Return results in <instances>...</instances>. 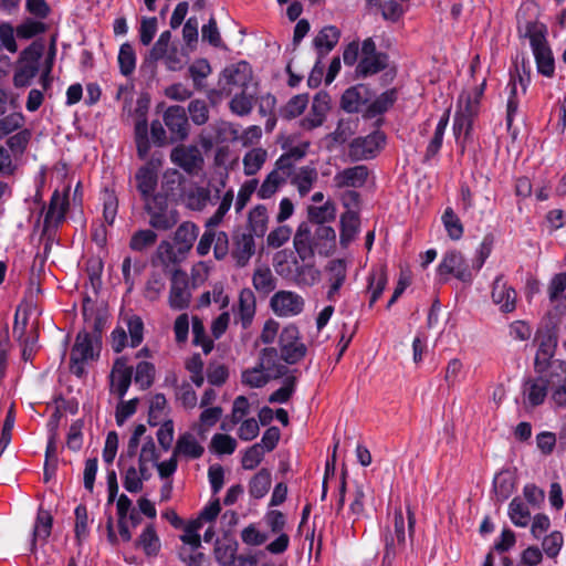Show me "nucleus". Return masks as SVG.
Returning a JSON list of instances; mask_svg holds the SVG:
<instances>
[{"mask_svg": "<svg viewBox=\"0 0 566 566\" xmlns=\"http://www.w3.org/2000/svg\"><path fill=\"white\" fill-rule=\"evenodd\" d=\"M135 181L143 201L151 199L158 185V170L155 165L147 163L142 166L135 174Z\"/></svg>", "mask_w": 566, "mask_h": 566, "instance_id": "22", "label": "nucleus"}, {"mask_svg": "<svg viewBox=\"0 0 566 566\" xmlns=\"http://www.w3.org/2000/svg\"><path fill=\"white\" fill-rule=\"evenodd\" d=\"M385 558L390 559L396 555V548L405 545L406 522L402 510L396 509L394 513V532L388 530L385 534Z\"/></svg>", "mask_w": 566, "mask_h": 566, "instance_id": "19", "label": "nucleus"}, {"mask_svg": "<svg viewBox=\"0 0 566 566\" xmlns=\"http://www.w3.org/2000/svg\"><path fill=\"white\" fill-rule=\"evenodd\" d=\"M218 97L230 96V109L232 113L244 116L251 113L254 99L259 92V84L253 78V73H217Z\"/></svg>", "mask_w": 566, "mask_h": 566, "instance_id": "2", "label": "nucleus"}, {"mask_svg": "<svg viewBox=\"0 0 566 566\" xmlns=\"http://www.w3.org/2000/svg\"><path fill=\"white\" fill-rule=\"evenodd\" d=\"M516 291L507 284L503 274H499L492 285V300L501 312L511 313L516 308Z\"/></svg>", "mask_w": 566, "mask_h": 566, "instance_id": "17", "label": "nucleus"}, {"mask_svg": "<svg viewBox=\"0 0 566 566\" xmlns=\"http://www.w3.org/2000/svg\"><path fill=\"white\" fill-rule=\"evenodd\" d=\"M239 544L234 538L223 537L214 543L213 555L219 566H233L235 560L245 562L242 556L238 557Z\"/></svg>", "mask_w": 566, "mask_h": 566, "instance_id": "26", "label": "nucleus"}, {"mask_svg": "<svg viewBox=\"0 0 566 566\" xmlns=\"http://www.w3.org/2000/svg\"><path fill=\"white\" fill-rule=\"evenodd\" d=\"M328 108L329 106L326 99V95L323 97L319 94L315 95L310 112L300 122L302 129L312 130L322 126L326 118Z\"/></svg>", "mask_w": 566, "mask_h": 566, "instance_id": "28", "label": "nucleus"}, {"mask_svg": "<svg viewBox=\"0 0 566 566\" xmlns=\"http://www.w3.org/2000/svg\"><path fill=\"white\" fill-rule=\"evenodd\" d=\"M256 311L255 295L252 290L243 289L239 293L238 305L233 306L234 322L247 329L251 326Z\"/></svg>", "mask_w": 566, "mask_h": 566, "instance_id": "18", "label": "nucleus"}, {"mask_svg": "<svg viewBox=\"0 0 566 566\" xmlns=\"http://www.w3.org/2000/svg\"><path fill=\"white\" fill-rule=\"evenodd\" d=\"M69 209L67 193H60L55 190L50 199L49 207L44 214L43 230L45 232L55 230L64 220Z\"/></svg>", "mask_w": 566, "mask_h": 566, "instance_id": "15", "label": "nucleus"}, {"mask_svg": "<svg viewBox=\"0 0 566 566\" xmlns=\"http://www.w3.org/2000/svg\"><path fill=\"white\" fill-rule=\"evenodd\" d=\"M221 417V407L214 406L203 408L199 417L198 433L203 436L210 428L217 424Z\"/></svg>", "mask_w": 566, "mask_h": 566, "instance_id": "63", "label": "nucleus"}, {"mask_svg": "<svg viewBox=\"0 0 566 566\" xmlns=\"http://www.w3.org/2000/svg\"><path fill=\"white\" fill-rule=\"evenodd\" d=\"M442 223L444 226V229L452 240H459L463 235V226L454 212V210L451 207H448L442 217Z\"/></svg>", "mask_w": 566, "mask_h": 566, "instance_id": "60", "label": "nucleus"}, {"mask_svg": "<svg viewBox=\"0 0 566 566\" xmlns=\"http://www.w3.org/2000/svg\"><path fill=\"white\" fill-rule=\"evenodd\" d=\"M535 11L536 6L532 1L521 4L516 13L517 31L521 36L528 39L537 71H554L555 59L547 41V28L530 17Z\"/></svg>", "mask_w": 566, "mask_h": 566, "instance_id": "1", "label": "nucleus"}, {"mask_svg": "<svg viewBox=\"0 0 566 566\" xmlns=\"http://www.w3.org/2000/svg\"><path fill=\"white\" fill-rule=\"evenodd\" d=\"M336 211V206L332 200L325 201L322 206H310L307 208L308 219L317 226L334 221Z\"/></svg>", "mask_w": 566, "mask_h": 566, "instance_id": "43", "label": "nucleus"}, {"mask_svg": "<svg viewBox=\"0 0 566 566\" xmlns=\"http://www.w3.org/2000/svg\"><path fill=\"white\" fill-rule=\"evenodd\" d=\"M347 269L348 265L344 259H334L328 262L326 273L329 289L326 293V298L329 302L336 301V296L346 281Z\"/></svg>", "mask_w": 566, "mask_h": 566, "instance_id": "23", "label": "nucleus"}, {"mask_svg": "<svg viewBox=\"0 0 566 566\" xmlns=\"http://www.w3.org/2000/svg\"><path fill=\"white\" fill-rule=\"evenodd\" d=\"M552 401L557 408H566V364L552 361L551 387Z\"/></svg>", "mask_w": 566, "mask_h": 566, "instance_id": "21", "label": "nucleus"}, {"mask_svg": "<svg viewBox=\"0 0 566 566\" xmlns=\"http://www.w3.org/2000/svg\"><path fill=\"white\" fill-rule=\"evenodd\" d=\"M122 321L127 327L128 346L132 348L138 347L144 340V322L142 317L136 314H130L124 316Z\"/></svg>", "mask_w": 566, "mask_h": 566, "instance_id": "40", "label": "nucleus"}, {"mask_svg": "<svg viewBox=\"0 0 566 566\" xmlns=\"http://www.w3.org/2000/svg\"><path fill=\"white\" fill-rule=\"evenodd\" d=\"M368 102V90L366 86L358 84L347 88L340 99L344 111L347 113H358L365 111Z\"/></svg>", "mask_w": 566, "mask_h": 566, "instance_id": "29", "label": "nucleus"}, {"mask_svg": "<svg viewBox=\"0 0 566 566\" xmlns=\"http://www.w3.org/2000/svg\"><path fill=\"white\" fill-rule=\"evenodd\" d=\"M157 241V233L151 229L136 231L129 241V248L136 252H143L151 248Z\"/></svg>", "mask_w": 566, "mask_h": 566, "instance_id": "55", "label": "nucleus"}, {"mask_svg": "<svg viewBox=\"0 0 566 566\" xmlns=\"http://www.w3.org/2000/svg\"><path fill=\"white\" fill-rule=\"evenodd\" d=\"M475 274L473 265L469 264L464 255L457 250L447 251L437 268V275L443 283L453 276L464 284H471Z\"/></svg>", "mask_w": 566, "mask_h": 566, "instance_id": "5", "label": "nucleus"}, {"mask_svg": "<svg viewBox=\"0 0 566 566\" xmlns=\"http://www.w3.org/2000/svg\"><path fill=\"white\" fill-rule=\"evenodd\" d=\"M52 523H53L52 515L46 511L40 510L38 513L36 520H35L34 527H33V534H32L33 537H32V543H31L32 552H34L36 548L35 543H36L38 538L45 541L50 536L51 530H52Z\"/></svg>", "mask_w": 566, "mask_h": 566, "instance_id": "45", "label": "nucleus"}, {"mask_svg": "<svg viewBox=\"0 0 566 566\" xmlns=\"http://www.w3.org/2000/svg\"><path fill=\"white\" fill-rule=\"evenodd\" d=\"M397 99V93L395 90H388L376 97L369 103L366 108V115L368 117H376L387 112Z\"/></svg>", "mask_w": 566, "mask_h": 566, "instance_id": "42", "label": "nucleus"}, {"mask_svg": "<svg viewBox=\"0 0 566 566\" xmlns=\"http://www.w3.org/2000/svg\"><path fill=\"white\" fill-rule=\"evenodd\" d=\"M308 105V95L298 94L293 96L285 106L280 111V114L285 119H293L300 116Z\"/></svg>", "mask_w": 566, "mask_h": 566, "instance_id": "58", "label": "nucleus"}, {"mask_svg": "<svg viewBox=\"0 0 566 566\" xmlns=\"http://www.w3.org/2000/svg\"><path fill=\"white\" fill-rule=\"evenodd\" d=\"M172 452L175 457L180 455L186 459L195 460L202 457L205 448L192 433L185 432L177 439Z\"/></svg>", "mask_w": 566, "mask_h": 566, "instance_id": "31", "label": "nucleus"}, {"mask_svg": "<svg viewBox=\"0 0 566 566\" xmlns=\"http://www.w3.org/2000/svg\"><path fill=\"white\" fill-rule=\"evenodd\" d=\"M198 234L199 228L197 224L190 221L182 222L174 235V243L177 249L170 242L161 241L157 248L158 259L166 266L178 263L191 250Z\"/></svg>", "mask_w": 566, "mask_h": 566, "instance_id": "4", "label": "nucleus"}, {"mask_svg": "<svg viewBox=\"0 0 566 566\" xmlns=\"http://www.w3.org/2000/svg\"><path fill=\"white\" fill-rule=\"evenodd\" d=\"M164 60L166 66L170 71H176L180 67V60L178 59V50L176 48L166 46L159 42H155L154 46L149 51L146 62L151 64L153 62Z\"/></svg>", "mask_w": 566, "mask_h": 566, "instance_id": "33", "label": "nucleus"}, {"mask_svg": "<svg viewBox=\"0 0 566 566\" xmlns=\"http://www.w3.org/2000/svg\"><path fill=\"white\" fill-rule=\"evenodd\" d=\"M313 235L316 241V250L319 255H327L335 247L336 232L331 226H317Z\"/></svg>", "mask_w": 566, "mask_h": 566, "instance_id": "39", "label": "nucleus"}, {"mask_svg": "<svg viewBox=\"0 0 566 566\" xmlns=\"http://www.w3.org/2000/svg\"><path fill=\"white\" fill-rule=\"evenodd\" d=\"M279 345L281 358L290 365L302 360L307 352L306 345L301 340L300 331L294 324H289L281 331Z\"/></svg>", "mask_w": 566, "mask_h": 566, "instance_id": "9", "label": "nucleus"}, {"mask_svg": "<svg viewBox=\"0 0 566 566\" xmlns=\"http://www.w3.org/2000/svg\"><path fill=\"white\" fill-rule=\"evenodd\" d=\"M557 347V336L551 331L539 335V344L535 356L536 366L548 363Z\"/></svg>", "mask_w": 566, "mask_h": 566, "instance_id": "38", "label": "nucleus"}, {"mask_svg": "<svg viewBox=\"0 0 566 566\" xmlns=\"http://www.w3.org/2000/svg\"><path fill=\"white\" fill-rule=\"evenodd\" d=\"M343 60L346 66H353L358 62L356 71H384L389 67L388 56L378 52L371 38L363 41L350 42L343 52Z\"/></svg>", "mask_w": 566, "mask_h": 566, "instance_id": "3", "label": "nucleus"}, {"mask_svg": "<svg viewBox=\"0 0 566 566\" xmlns=\"http://www.w3.org/2000/svg\"><path fill=\"white\" fill-rule=\"evenodd\" d=\"M387 285V275L382 269L373 270L368 275V292L370 293L369 307L381 296Z\"/></svg>", "mask_w": 566, "mask_h": 566, "instance_id": "50", "label": "nucleus"}, {"mask_svg": "<svg viewBox=\"0 0 566 566\" xmlns=\"http://www.w3.org/2000/svg\"><path fill=\"white\" fill-rule=\"evenodd\" d=\"M340 36L339 30L334 25L324 27L313 40V45L318 55L331 52Z\"/></svg>", "mask_w": 566, "mask_h": 566, "instance_id": "36", "label": "nucleus"}, {"mask_svg": "<svg viewBox=\"0 0 566 566\" xmlns=\"http://www.w3.org/2000/svg\"><path fill=\"white\" fill-rule=\"evenodd\" d=\"M340 235L339 242L342 247H347L357 235L359 231V217L353 210H347L340 216Z\"/></svg>", "mask_w": 566, "mask_h": 566, "instance_id": "35", "label": "nucleus"}, {"mask_svg": "<svg viewBox=\"0 0 566 566\" xmlns=\"http://www.w3.org/2000/svg\"><path fill=\"white\" fill-rule=\"evenodd\" d=\"M511 522L517 527H526L531 522V512L521 497H514L509 505Z\"/></svg>", "mask_w": 566, "mask_h": 566, "instance_id": "49", "label": "nucleus"}, {"mask_svg": "<svg viewBox=\"0 0 566 566\" xmlns=\"http://www.w3.org/2000/svg\"><path fill=\"white\" fill-rule=\"evenodd\" d=\"M448 123H449L448 114L443 115L439 119V122L434 128L433 136L427 146L426 154H424V161H429L430 159H432L433 157H436L438 155V153L442 146V143H443V136H444Z\"/></svg>", "mask_w": 566, "mask_h": 566, "instance_id": "46", "label": "nucleus"}, {"mask_svg": "<svg viewBox=\"0 0 566 566\" xmlns=\"http://www.w3.org/2000/svg\"><path fill=\"white\" fill-rule=\"evenodd\" d=\"M552 363L538 376L524 379L521 388L522 405L526 410L544 403L551 387Z\"/></svg>", "mask_w": 566, "mask_h": 566, "instance_id": "6", "label": "nucleus"}, {"mask_svg": "<svg viewBox=\"0 0 566 566\" xmlns=\"http://www.w3.org/2000/svg\"><path fill=\"white\" fill-rule=\"evenodd\" d=\"M43 53L42 45L31 44L27 49H24L21 53V63L22 65L18 71H39L38 62L41 59Z\"/></svg>", "mask_w": 566, "mask_h": 566, "instance_id": "61", "label": "nucleus"}, {"mask_svg": "<svg viewBox=\"0 0 566 566\" xmlns=\"http://www.w3.org/2000/svg\"><path fill=\"white\" fill-rule=\"evenodd\" d=\"M317 170L313 166H302L289 178L291 184L296 187L301 197H305L317 181Z\"/></svg>", "mask_w": 566, "mask_h": 566, "instance_id": "32", "label": "nucleus"}, {"mask_svg": "<svg viewBox=\"0 0 566 566\" xmlns=\"http://www.w3.org/2000/svg\"><path fill=\"white\" fill-rule=\"evenodd\" d=\"M145 211L149 216L150 227L156 230L168 231L179 220L178 211L169 208L167 196L161 193H156L151 199L145 201Z\"/></svg>", "mask_w": 566, "mask_h": 566, "instance_id": "7", "label": "nucleus"}, {"mask_svg": "<svg viewBox=\"0 0 566 566\" xmlns=\"http://www.w3.org/2000/svg\"><path fill=\"white\" fill-rule=\"evenodd\" d=\"M472 125H473V118L455 112L452 129H453V134H454L457 143L459 145H461L462 148H464L465 140L470 135Z\"/></svg>", "mask_w": 566, "mask_h": 566, "instance_id": "59", "label": "nucleus"}, {"mask_svg": "<svg viewBox=\"0 0 566 566\" xmlns=\"http://www.w3.org/2000/svg\"><path fill=\"white\" fill-rule=\"evenodd\" d=\"M271 472L268 469H261L249 483V494L253 499H262L266 495L271 486Z\"/></svg>", "mask_w": 566, "mask_h": 566, "instance_id": "44", "label": "nucleus"}, {"mask_svg": "<svg viewBox=\"0 0 566 566\" xmlns=\"http://www.w3.org/2000/svg\"><path fill=\"white\" fill-rule=\"evenodd\" d=\"M531 73H510V80L506 85L507 102H506V127L511 129L515 115L517 114L520 99L525 95L526 90L531 83Z\"/></svg>", "mask_w": 566, "mask_h": 566, "instance_id": "11", "label": "nucleus"}, {"mask_svg": "<svg viewBox=\"0 0 566 566\" xmlns=\"http://www.w3.org/2000/svg\"><path fill=\"white\" fill-rule=\"evenodd\" d=\"M269 213L264 205H256L248 214V229L254 237L262 238L268 231Z\"/></svg>", "mask_w": 566, "mask_h": 566, "instance_id": "34", "label": "nucleus"}, {"mask_svg": "<svg viewBox=\"0 0 566 566\" xmlns=\"http://www.w3.org/2000/svg\"><path fill=\"white\" fill-rule=\"evenodd\" d=\"M266 158L268 153L263 148L258 147L247 151L242 159L244 175L254 176L258 171L261 170Z\"/></svg>", "mask_w": 566, "mask_h": 566, "instance_id": "41", "label": "nucleus"}, {"mask_svg": "<svg viewBox=\"0 0 566 566\" xmlns=\"http://www.w3.org/2000/svg\"><path fill=\"white\" fill-rule=\"evenodd\" d=\"M137 544L147 556H156L160 549V541L153 525H148L142 532Z\"/></svg>", "mask_w": 566, "mask_h": 566, "instance_id": "54", "label": "nucleus"}, {"mask_svg": "<svg viewBox=\"0 0 566 566\" xmlns=\"http://www.w3.org/2000/svg\"><path fill=\"white\" fill-rule=\"evenodd\" d=\"M201 547L181 546L178 552L179 559L185 566H203L207 556L200 552Z\"/></svg>", "mask_w": 566, "mask_h": 566, "instance_id": "64", "label": "nucleus"}, {"mask_svg": "<svg viewBox=\"0 0 566 566\" xmlns=\"http://www.w3.org/2000/svg\"><path fill=\"white\" fill-rule=\"evenodd\" d=\"M386 143V136L380 130H374L365 137H357L349 144V157L354 161L368 160L378 154Z\"/></svg>", "mask_w": 566, "mask_h": 566, "instance_id": "12", "label": "nucleus"}, {"mask_svg": "<svg viewBox=\"0 0 566 566\" xmlns=\"http://www.w3.org/2000/svg\"><path fill=\"white\" fill-rule=\"evenodd\" d=\"M252 284L258 292L269 294L275 290L276 280L269 268H260L253 273Z\"/></svg>", "mask_w": 566, "mask_h": 566, "instance_id": "52", "label": "nucleus"}, {"mask_svg": "<svg viewBox=\"0 0 566 566\" xmlns=\"http://www.w3.org/2000/svg\"><path fill=\"white\" fill-rule=\"evenodd\" d=\"M234 199V192L232 189L227 190L217 208L216 212L206 221V228H216L222 221L224 216L229 212Z\"/></svg>", "mask_w": 566, "mask_h": 566, "instance_id": "57", "label": "nucleus"}, {"mask_svg": "<svg viewBox=\"0 0 566 566\" xmlns=\"http://www.w3.org/2000/svg\"><path fill=\"white\" fill-rule=\"evenodd\" d=\"M293 243L295 251L302 261L312 259L314 254L317 253L314 235L305 223L300 224L297 228Z\"/></svg>", "mask_w": 566, "mask_h": 566, "instance_id": "30", "label": "nucleus"}, {"mask_svg": "<svg viewBox=\"0 0 566 566\" xmlns=\"http://www.w3.org/2000/svg\"><path fill=\"white\" fill-rule=\"evenodd\" d=\"M186 205L190 210L201 211L210 202V190L205 187L190 189L186 193Z\"/></svg>", "mask_w": 566, "mask_h": 566, "instance_id": "56", "label": "nucleus"}, {"mask_svg": "<svg viewBox=\"0 0 566 566\" xmlns=\"http://www.w3.org/2000/svg\"><path fill=\"white\" fill-rule=\"evenodd\" d=\"M164 122L172 143L182 142L188 136V117L182 106H170L164 113Z\"/></svg>", "mask_w": 566, "mask_h": 566, "instance_id": "16", "label": "nucleus"}, {"mask_svg": "<svg viewBox=\"0 0 566 566\" xmlns=\"http://www.w3.org/2000/svg\"><path fill=\"white\" fill-rule=\"evenodd\" d=\"M286 181L287 180L280 176L277 171L271 170L262 184L258 186V198L262 200L270 199Z\"/></svg>", "mask_w": 566, "mask_h": 566, "instance_id": "48", "label": "nucleus"}, {"mask_svg": "<svg viewBox=\"0 0 566 566\" xmlns=\"http://www.w3.org/2000/svg\"><path fill=\"white\" fill-rule=\"evenodd\" d=\"M259 367L275 378L286 371V367L280 364L279 353L274 347H265L261 350Z\"/></svg>", "mask_w": 566, "mask_h": 566, "instance_id": "37", "label": "nucleus"}, {"mask_svg": "<svg viewBox=\"0 0 566 566\" xmlns=\"http://www.w3.org/2000/svg\"><path fill=\"white\" fill-rule=\"evenodd\" d=\"M98 352V342L94 340L88 332H80L71 350L70 368L72 374L82 377L85 374V364L96 359Z\"/></svg>", "mask_w": 566, "mask_h": 566, "instance_id": "8", "label": "nucleus"}, {"mask_svg": "<svg viewBox=\"0 0 566 566\" xmlns=\"http://www.w3.org/2000/svg\"><path fill=\"white\" fill-rule=\"evenodd\" d=\"M31 136V132L27 128H20L13 135L9 136L6 144L9 148L8 150L15 159L23 155L30 143Z\"/></svg>", "mask_w": 566, "mask_h": 566, "instance_id": "53", "label": "nucleus"}, {"mask_svg": "<svg viewBox=\"0 0 566 566\" xmlns=\"http://www.w3.org/2000/svg\"><path fill=\"white\" fill-rule=\"evenodd\" d=\"M135 143L138 157L140 159L147 158L150 151V142L148 137V123L145 117L138 119L135 124Z\"/></svg>", "mask_w": 566, "mask_h": 566, "instance_id": "51", "label": "nucleus"}, {"mask_svg": "<svg viewBox=\"0 0 566 566\" xmlns=\"http://www.w3.org/2000/svg\"><path fill=\"white\" fill-rule=\"evenodd\" d=\"M111 390L120 399L127 394L132 382V368L126 365L124 358H117L109 375Z\"/></svg>", "mask_w": 566, "mask_h": 566, "instance_id": "25", "label": "nucleus"}, {"mask_svg": "<svg viewBox=\"0 0 566 566\" xmlns=\"http://www.w3.org/2000/svg\"><path fill=\"white\" fill-rule=\"evenodd\" d=\"M564 535L559 531H553L542 539V552L549 558H556L563 548Z\"/></svg>", "mask_w": 566, "mask_h": 566, "instance_id": "62", "label": "nucleus"}, {"mask_svg": "<svg viewBox=\"0 0 566 566\" xmlns=\"http://www.w3.org/2000/svg\"><path fill=\"white\" fill-rule=\"evenodd\" d=\"M170 159L186 172L195 171L202 163L201 154L196 146L175 147L171 151Z\"/></svg>", "mask_w": 566, "mask_h": 566, "instance_id": "27", "label": "nucleus"}, {"mask_svg": "<svg viewBox=\"0 0 566 566\" xmlns=\"http://www.w3.org/2000/svg\"><path fill=\"white\" fill-rule=\"evenodd\" d=\"M191 292L188 276L184 271L176 270L171 275L168 303L171 310L182 311L189 307Z\"/></svg>", "mask_w": 566, "mask_h": 566, "instance_id": "14", "label": "nucleus"}, {"mask_svg": "<svg viewBox=\"0 0 566 566\" xmlns=\"http://www.w3.org/2000/svg\"><path fill=\"white\" fill-rule=\"evenodd\" d=\"M515 484L512 474L509 471L497 473L493 479V491L496 500L504 502L514 492Z\"/></svg>", "mask_w": 566, "mask_h": 566, "instance_id": "47", "label": "nucleus"}, {"mask_svg": "<svg viewBox=\"0 0 566 566\" xmlns=\"http://www.w3.org/2000/svg\"><path fill=\"white\" fill-rule=\"evenodd\" d=\"M255 253V242L251 233H239L233 238L231 258L238 268H244Z\"/></svg>", "mask_w": 566, "mask_h": 566, "instance_id": "24", "label": "nucleus"}, {"mask_svg": "<svg viewBox=\"0 0 566 566\" xmlns=\"http://www.w3.org/2000/svg\"><path fill=\"white\" fill-rule=\"evenodd\" d=\"M118 467L124 489L129 493H138L143 490L144 482L149 480V467L137 464L135 458L130 459L127 453H122Z\"/></svg>", "mask_w": 566, "mask_h": 566, "instance_id": "10", "label": "nucleus"}, {"mask_svg": "<svg viewBox=\"0 0 566 566\" xmlns=\"http://www.w3.org/2000/svg\"><path fill=\"white\" fill-rule=\"evenodd\" d=\"M369 176V170L365 165H357L338 170L334 178V186L343 188H361L365 186Z\"/></svg>", "mask_w": 566, "mask_h": 566, "instance_id": "20", "label": "nucleus"}, {"mask_svg": "<svg viewBox=\"0 0 566 566\" xmlns=\"http://www.w3.org/2000/svg\"><path fill=\"white\" fill-rule=\"evenodd\" d=\"M305 300L293 291H277L270 300V307L279 317H294L304 311Z\"/></svg>", "mask_w": 566, "mask_h": 566, "instance_id": "13", "label": "nucleus"}]
</instances>
